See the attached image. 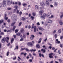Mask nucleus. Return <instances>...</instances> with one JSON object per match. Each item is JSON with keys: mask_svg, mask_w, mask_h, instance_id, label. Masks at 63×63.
I'll list each match as a JSON object with an SVG mask.
<instances>
[{"mask_svg": "<svg viewBox=\"0 0 63 63\" xmlns=\"http://www.w3.org/2000/svg\"><path fill=\"white\" fill-rule=\"evenodd\" d=\"M61 14H62V15L60 16L61 18H62V17L63 16V13L61 12Z\"/></svg>", "mask_w": 63, "mask_h": 63, "instance_id": "obj_21", "label": "nucleus"}, {"mask_svg": "<svg viewBox=\"0 0 63 63\" xmlns=\"http://www.w3.org/2000/svg\"><path fill=\"white\" fill-rule=\"evenodd\" d=\"M52 54L53 53H51L49 54V57L50 58H53V56H52Z\"/></svg>", "mask_w": 63, "mask_h": 63, "instance_id": "obj_6", "label": "nucleus"}, {"mask_svg": "<svg viewBox=\"0 0 63 63\" xmlns=\"http://www.w3.org/2000/svg\"><path fill=\"white\" fill-rule=\"evenodd\" d=\"M18 31V30H15V33H17Z\"/></svg>", "mask_w": 63, "mask_h": 63, "instance_id": "obj_33", "label": "nucleus"}, {"mask_svg": "<svg viewBox=\"0 0 63 63\" xmlns=\"http://www.w3.org/2000/svg\"><path fill=\"white\" fill-rule=\"evenodd\" d=\"M40 5H41V6H44L45 5V4H44V2H41L40 3Z\"/></svg>", "mask_w": 63, "mask_h": 63, "instance_id": "obj_11", "label": "nucleus"}, {"mask_svg": "<svg viewBox=\"0 0 63 63\" xmlns=\"http://www.w3.org/2000/svg\"><path fill=\"white\" fill-rule=\"evenodd\" d=\"M41 41H42V38H40L38 41V44H39V43H40L41 42Z\"/></svg>", "mask_w": 63, "mask_h": 63, "instance_id": "obj_22", "label": "nucleus"}, {"mask_svg": "<svg viewBox=\"0 0 63 63\" xmlns=\"http://www.w3.org/2000/svg\"><path fill=\"white\" fill-rule=\"evenodd\" d=\"M38 28L39 30H42V31H43V30H44V29L40 27H39Z\"/></svg>", "mask_w": 63, "mask_h": 63, "instance_id": "obj_14", "label": "nucleus"}, {"mask_svg": "<svg viewBox=\"0 0 63 63\" xmlns=\"http://www.w3.org/2000/svg\"><path fill=\"white\" fill-rule=\"evenodd\" d=\"M27 54V53H24V55L25 56H26V55Z\"/></svg>", "mask_w": 63, "mask_h": 63, "instance_id": "obj_61", "label": "nucleus"}, {"mask_svg": "<svg viewBox=\"0 0 63 63\" xmlns=\"http://www.w3.org/2000/svg\"><path fill=\"white\" fill-rule=\"evenodd\" d=\"M23 37H24V38H26V36H25V35H23Z\"/></svg>", "mask_w": 63, "mask_h": 63, "instance_id": "obj_60", "label": "nucleus"}, {"mask_svg": "<svg viewBox=\"0 0 63 63\" xmlns=\"http://www.w3.org/2000/svg\"><path fill=\"white\" fill-rule=\"evenodd\" d=\"M3 31L5 32H7V30H6V29H4V30Z\"/></svg>", "mask_w": 63, "mask_h": 63, "instance_id": "obj_55", "label": "nucleus"}, {"mask_svg": "<svg viewBox=\"0 0 63 63\" xmlns=\"http://www.w3.org/2000/svg\"><path fill=\"white\" fill-rule=\"evenodd\" d=\"M36 50V49L33 50L32 49V50H30V51H31V52H32V51H35Z\"/></svg>", "mask_w": 63, "mask_h": 63, "instance_id": "obj_30", "label": "nucleus"}, {"mask_svg": "<svg viewBox=\"0 0 63 63\" xmlns=\"http://www.w3.org/2000/svg\"><path fill=\"white\" fill-rule=\"evenodd\" d=\"M27 45L28 46H33V44H32V43L31 42L28 43Z\"/></svg>", "mask_w": 63, "mask_h": 63, "instance_id": "obj_7", "label": "nucleus"}, {"mask_svg": "<svg viewBox=\"0 0 63 63\" xmlns=\"http://www.w3.org/2000/svg\"><path fill=\"white\" fill-rule=\"evenodd\" d=\"M56 43H57L58 44H60V42L59 41H58V39H56Z\"/></svg>", "mask_w": 63, "mask_h": 63, "instance_id": "obj_12", "label": "nucleus"}, {"mask_svg": "<svg viewBox=\"0 0 63 63\" xmlns=\"http://www.w3.org/2000/svg\"><path fill=\"white\" fill-rule=\"evenodd\" d=\"M35 9H39V7L37 5H36L35 7Z\"/></svg>", "mask_w": 63, "mask_h": 63, "instance_id": "obj_23", "label": "nucleus"}, {"mask_svg": "<svg viewBox=\"0 0 63 63\" xmlns=\"http://www.w3.org/2000/svg\"><path fill=\"white\" fill-rule=\"evenodd\" d=\"M15 23L16 22H15L14 23H13L11 25V26H14V24H15Z\"/></svg>", "mask_w": 63, "mask_h": 63, "instance_id": "obj_24", "label": "nucleus"}, {"mask_svg": "<svg viewBox=\"0 0 63 63\" xmlns=\"http://www.w3.org/2000/svg\"><path fill=\"white\" fill-rule=\"evenodd\" d=\"M35 36L33 35H31V37H30L31 40H33V38H34Z\"/></svg>", "mask_w": 63, "mask_h": 63, "instance_id": "obj_9", "label": "nucleus"}, {"mask_svg": "<svg viewBox=\"0 0 63 63\" xmlns=\"http://www.w3.org/2000/svg\"><path fill=\"white\" fill-rule=\"evenodd\" d=\"M10 0H7V3L8 4H10Z\"/></svg>", "mask_w": 63, "mask_h": 63, "instance_id": "obj_34", "label": "nucleus"}, {"mask_svg": "<svg viewBox=\"0 0 63 63\" xmlns=\"http://www.w3.org/2000/svg\"><path fill=\"white\" fill-rule=\"evenodd\" d=\"M26 50V51H30V50H29L28 49H27V48H26L25 49Z\"/></svg>", "mask_w": 63, "mask_h": 63, "instance_id": "obj_42", "label": "nucleus"}, {"mask_svg": "<svg viewBox=\"0 0 63 63\" xmlns=\"http://www.w3.org/2000/svg\"><path fill=\"white\" fill-rule=\"evenodd\" d=\"M54 36H55V38L56 39V38H57V34H55L54 35Z\"/></svg>", "mask_w": 63, "mask_h": 63, "instance_id": "obj_41", "label": "nucleus"}, {"mask_svg": "<svg viewBox=\"0 0 63 63\" xmlns=\"http://www.w3.org/2000/svg\"><path fill=\"white\" fill-rule=\"evenodd\" d=\"M14 7L16 8V9L17 10H18V9H17V8H18V6H17V5L15 6Z\"/></svg>", "mask_w": 63, "mask_h": 63, "instance_id": "obj_25", "label": "nucleus"}, {"mask_svg": "<svg viewBox=\"0 0 63 63\" xmlns=\"http://www.w3.org/2000/svg\"><path fill=\"white\" fill-rule=\"evenodd\" d=\"M56 30H54L53 32V34H54L56 33Z\"/></svg>", "mask_w": 63, "mask_h": 63, "instance_id": "obj_27", "label": "nucleus"}, {"mask_svg": "<svg viewBox=\"0 0 63 63\" xmlns=\"http://www.w3.org/2000/svg\"><path fill=\"white\" fill-rule=\"evenodd\" d=\"M18 46H16V48H15V49H16V48L17 49H18Z\"/></svg>", "mask_w": 63, "mask_h": 63, "instance_id": "obj_46", "label": "nucleus"}, {"mask_svg": "<svg viewBox=\"0 0 63 63\" xmlns=\"http://www.w3.org/2000/svg\"><path fill=\"white\" fill-rule=\"evenodd\" d=\"M9 51H8L7 52V56H8L9 55Z\"/></svg>", "mask_w": 63, "mask_h": 63, "instance_id": "obj_40", "label": "nucleus"}, {"mask_svg": "<svg viewBox=\"0 0 63 63\" xmlns=\"http://www.w3.org/2000/svg\"><path fill=\"white\" fill-rule=\"evenodd\" d=\"M52 20H50L48 21V23H52Z\"/></svg>", "mask_w": 63, "mask_h": 63, "instance_id": "obj_20", "label": "nucleus"}, {"mask_svg": "<svg viewBox=\"0 0 63 63\" xmlns=\"http://www.w3.org/2000/svg\"><path fill=\"white\" fill-rule=\"evenodd\" d=\"M59 23L61 25H62L63 24V22H62V21H61L60 22H59Z\"/></svg>", "mask_w": 63, "mask_h": 63, "instance_id": "obj_17", "label": "nucleus"}, {"mask_svg": "<svg viewBox=\"0 0 63 63\" xmlns=\"http://www.w3.org/2000/svg\"><path fill=\"white\" fill-rule=\"evenodd\" d=\"M22 20H23V21H24V20H25V18L24 17H22Z\"/></svg>", "mask_w": 63, "mask_h": 63, "instance_id": "obj_29", "label": "nucleus"}, {"mask_svg": "<svg viewBox=\"0 0 63 63\" xmlns=\"http://www.w3.org/2000/svg\"><path fill=\"white\" fill-rule=\"evenodd\" d=\"M24 30H23V29H22L20 31L21 32H23Z\"/></svg>", "mask_w": 63, "mask_h": 63, "instance_id": "obj_38", "label": "nucleus"}, {"mask_svg": "<svg viewBox=\"0 0 63 63\" xmlns=\"http://www.w3.org/2000/svg\"><path fill=\"white\" fill-rule=\"evenodd\" d=\"M22 14V12H20L19 13V15H21Z\"/></svg>", "mask_w": 63, "mask_h": 63, "instance_id": "obj_58", "label": "nucleus"}, {"mask_svg": "<svg viewBox=\"0 0 63 63\" xmlns=\"http://www.w3.org/2000/svg\"><path fill=\"white\" fill-rule=\"evenodd\" d=\"M59 61H60V62H61V63L63 61V60H61L60 59L59 60Z\"/></svg>", "mask_w": 63, "mask_h": 63, "instance_id": "obj_35", "label": "nucleus"}, {"mask_svg": "<svg viewBox=\"0 0 63 63\" xmlns=\"http://www.w3.org/2000/svg\"><path fill=\"white\" fill-rule=\"evenodd\" d=\"M4 22V21L3 20H1L0 21V24L1 23H2V22Z\"/></svg>", "mask_w": 63, "mask_h": 63, "instance_id": "obj_19", "label": "nucleus"}, {"mask_svg": "<svg viewBox=\"0 0 63 63\" xmlns=\"http://www.w3.org/2000/svg\"><path fill=\"white\" fill-rule=\"evenodd\" d=\"M44 13V11L43 10H42V11H40L39 13L41 15H42L43 13Z\"/></svg>", "mask_w": 63, "mask_h": 63, "instance_id": "obj_8", "label": "nucleus"}, {"mask_svg": "<svg viewBox=\"0 0 63 63\" xmlns=\"http://www.w3.org/2000/svg\"><path fill=\"white\" fill-rule=\"evenodd\" d=\"M22 24V23H21V22H20L19 24V26H20Z\"/></svg>", "mask_w": 63, "mask_h": 63, "instance_id": "obj_44", "label": "nucleus"}, {"mask_svg": "<svg viewBox=\"0 0 63 63\" xmlns=\"http://www.w3.org/2000/svg\"><path fill=\"white\" fill-rule=\"evenodd\" d=\"M57 5H58V3L56 2H55L54 3V5L56 7L57 6Z\"/></svg>", "mask_w": 63, "mask_h": 63, "instance_id": "obj_16", "label": "nucleus"}, {"mask_svg": "<svg viewBox=\"0 0 63 63\" xmlns=\"http://www.w3.org/2000/svg\"><path fill=\"white\" fill-rule=\"evenodd\" d=\"M47 38H46L44 40V42H46V41H47Z\"/></svg>", "mask_w": 63, "mask_h": 63, "instance_id": "obj_51", "label": "nucleus"}, {"mask_svg": "<svg viewBox=\"0 0 63 63\" xmlns=\"http://www.w3.org/2000/svg\"><path fill=\"white\" fill-rule=\"evenodd\" d=\"M6 4V1H5L3 2L2 3H1L0 4V7H3L4 6V5H5Z\"/></svg>", "mask_w": 63, "mask_h": 63, "instance_id": "obj_1", "label": "nucleus"}, {"mask_svg": "<svg viewBox=\"0 0 63 63\" xmlns=\"http://www.w3.org/2000/svg\"><path fill=\"white\" fill-rule=\"evenodd\" d=\"M63 36H60V39L61 40H62V39H63Z\"/></svg>", "mask_w": 63, "mask_h": 63, "instance_id": "obj_45", "label": "nucleus"}, {"mask_svg": "<svg viewBox=\"0 0 63 63\" xmlns=\"http://www.w3.org/2000/svg\"><path fill=\"white\" fill-rule=\"evenodd\" d=\"M23 41V38H22L20 39V41Z\"/></svg>", "mask_w": 63, "mask_h": 63, "instance_id": "obj_56", "label": "nucleus"}, {"mask_svg": "<svg viewBox=\"0 0 63 63\" xmlns=\"http://www.w3.org/2000/svg\"><path fill=\"white\" fill-rule=\"evenodd\" d=\"M25 27L26 28H27V27H28V26L27 25H26L25 26Z\"/></svg>", "mask_w": 63, "mask_h": 63, "instance_id": "obj_63", "label": "nucleus"}, {"mask_svg": "<svg viewBox=\"0 0 63 63\" xmlns=\"http://www.w3.org/2000/svg\"><path fill=\"white\" fill-rule=\"evenodd\" d=\"M29 61L30 62H32V60L30 59L29 60Z\"/></svg>", "mask_w": 63, "mask_h": 63, "instance_id": "obj_50", "label": "nucleus"}, {"mask_svg": "<svg viewBox=\"0 0 63 63\" xmlns=\"http://www.w3.org/2000/svg\"><path fill=\"white\" fill-rule=\"evenodd\" d=\"M58 32L59 33H61V32H62L61 30V29L59 30H58Z\"/></svg>", "mask_w": 63, "mask_h": 63, "instance_id": "obj_26", "label": "nucleus"}, {"mask_svg": "<svg viewBox=\"0 0 63 63\" xmlns=\"http://www.w3.org/2000/svg\"><path fill=\"white\" fill-rule=\"evenodd\" d=\"M47 16V15H46V14H43V16H41V17L42 18H45V17L46 16Z\"/></svg>", "mask_w": 63, "mask_h": 63, "instance_id": "obj_5", "label": "nucleus"}, {"mask_svg": "<svg viewBox=\"0 0 63 63\" xmlns=\"http://www.w3.org/2000/svg\"><path fill=\"white\" fill-rule=\"evenodd\" d=\"M16 35H18V36H20V33H16Z\"/></svg>", "mask_w": 63, "mask_h": 63, "instance_id": "obj_36", "label": "nucleus"}, {"mask_svg": "<svg viewBox=\"0 0 63 63\" xmlns=\"http://www.w3.org/2000/svg\"><path fill=\"white\" fill-rule=\"evenodd\" d=\"M49 18H52V17H53V15L51 16V17H49Z\"/></svg>", "mask_w": 63, "mask_h": 63, "instance_id": "obj_52", "label": "nucleus"}, {"mask_svg": "<svg viewBox=\"0 0 63 63\" xmlns=\"http://www.w3.org/2000/svg\"><path fill=\"white\" fill-rule=\"evenodd\" d=\"M36 47L38 48H40V45L39 44H37L36 45Z\"/></svg>", "mask_w": 63, "mask_h": 63, "instance_id": "obj_13", "label": "nucleus"}, {"mask_svg": "<svg viewBox=\"0 0 63 63\" xmlns=\"http://www.w3.org/2000/svg\"><path fill=\"white\" fill-rule=\"evenodd\" d=\"M46 4H47V5H49V2H48V1H47V0H46Z\"/></svg>", "mask_w": 63, "mask_h": 63, "instance_id": "obj_28", "label": "nucleus"}, {"mask_svg": "<svg viewBox=\"0 0 63 63\" xmlns=\"http://www.w3.org/2000/svg\"><path fill=\"white\" fill-rule=\"evenodd\" d=\"M7 9L8 10H11V9H12V8H8Z\"/></svg>", "mask_w": 63, "mask_h": 63, "instance_id": "obj_48", "label": "nucleus"}, {"mask_svg": "<svg viewBox=\"0 0 63 63\" xmlns=\"http://www.w3.org/2000/svg\"><path fill=\"white\" fill-rule=\"evenodd\" d=\"M16 57H15L14 58H13V60H16Z\"/></svg>", "mask_w": 63, "mask_h": 63, "instance_id": "obj_47", "label": "nucleus"}, {"mask_svg": "<svg viewBox=\"0 0 63 63\" xmlns=\"http://www.w3.org/2000/svg\"><path fill=\"white\" fill-rule=\"evenodd\" d=\"M31 17L32 20H33V19H34V17H33L32 16H31Z\"/></svg>", "mask_w": 63, "mask_h": 63, "instance_id": "obj_37", "label": "nucleus"}, {"mask_svg": "<svg viewBox=\"0 0 63 63\" xmlns=\"http://www.w3.org/2000/svg\"><path fill=\"white\" fill-rule=\"evenodd\" d=\"M16 27L15 26H14L13 27V31H14V30H15V29Z\"/></svg>", "mask_w": 63, "mask_h": 63, "instance_id": "obj_32", "label": "nucleus"}, {"mask_svg": "<svg viewBox=\"0 0 63 63\" xmlns=\"http://www.w3.org/2000/svg\"><path fill=\"white\" fill-rule=\"evenodd\" d=\"M6 41L8 43V40H6V38H4L1 40L2 43H5V42Z\"/></svg>", "mask_w": 63, "mask_h": 63, "instance_id": "obj_3", "label": "nucleus"}, {"mask_svg": "<svg viewBox=\"0 0 63 63\" xmlns=\"http://www.w3.org/2000/svg\"><path fill=\"white\" fill-rule=\"evenodd\" d=\"M14 38H12L11 40V44H13V42H14Z\"/></svg>", "mask_w": 63, "mask_h": 63, "instance_id": "obj_18", "label": "nucleus"}, {"mask_svg": "<svg viewBox=\"0 0 63 63\" xmlns=\"http://www.w3.org/2000/svg\"><path fill=\"white\" fill-rule=\"evenodd\" d=\"M18 5L19 6H20V5H21V3L20 2H18Z\"/></svg>", "mask_w": 63, "mask_h": 63, "instance_id": "obj_57", "label": "nucleus"}, {"mask_svg": "<svg viewBox=\"0 0 63 63\" xmlns=\"http://www.w3.org/2000/svg\"><path fill=\"white\" fill-rule=\"evenodd\" d=\"M16 13H17V14H18L19 13V11L17 10V11H16Z\"/></svg>", "mask_w": 63, "mask_h": 63, "instance_id": "obj_59", "label": "nucleus"}, {"mask_svg": "<svg viewBox=\"0 0 63 63\" xmlns=\"http://www.w3.org/2000/svg\"><path fill=\"white\" fill-rule=\"evenodd\" d=\"M22 54H24V53L22 52L21 53V55H22Z\"/></svg>", "mask_w": 63, "mask_h": 63, "instance_id": "obj_62", "label": "nucleus"}, {"mask_svg": "<svg viewBox=\"0 0 63 63\" xmlns=\"http://www.w3.org/2000/svg\"><path fill=\"white\" fill-rule=\"evenodd\" d=\"M23 6H27V4L24 3L23 4Z\"/></svg>", "mask_w": 63, "mask_h": 63, "instance_id": "obj_39", "label": "nucleus"}, {"mask_svg": "<svg viewBox=\"0 0 63 63\" xmlns=\"http://www.w3.org/2000/svg\"><path fill=\"white\" fill-rule=\"evenodd\" d=\"M25 48H21V50L22 51L23 50H24L25 49Z\"/></svg>", "mask_w": 63, "mask_h": 63, "instance_id": "obj_43", "label": "nucleus"}, {"mask_svg": "<svg viewBox=\"0 0 63 63\" xmlns=\"http://www.w3.org/2000/svg\"><path fill=\"white\" fill-rule=\"evenodd\" d=\"M7 16V15L6 14H5V16H4V19H5V20H7L8 19V17H6V16Z\"/></svg>", "mask_w": 63, "mask_h": 63, "instance_id": "obj_10", "label": "nucleus"}, {"mask_svg": "<svg viewBox=\"0 0 63 63\" xmlns=\"http://www.w3.org/2000/svg\"><path fill=\"white\" fill-rule=\"evenodd\" d=\"M37 25H40V23L38 22L37 23Z\"/></svg>", "mask_w": 63, "mask_h": 63, "instance_id": "obj_53", "label": "nucleus"}, {"mask_svg": "<svg viewBox=\"0 0 63 63\" xmlns=\"http://www.w3.org/2000/svg\"><path fill=\"white\" fill-rule=\"evenodd\" d=\"M12 18H13L15 20H17V16L16 15H13L12 17Z\"/></svg>", "mask_w": 63, "mask_h": 63, "instance_id": "obj_2", "label": "nucleus"}, {"mask_svg": "<svg viewBox=\"0 0 63 63\" xmlns=\"http://www.w3.org/2000/svg\"><path fill=\"white\" fill-rule=\"evenodd\" d=\"M30 28H31V26H29V29H30Z\"/></svg>", "mask_w": 63, "mask_h": 63, "instance_id": "obj_64", "label": "nucleus"}, {"mask_svg": "<svg viewBox=\"0 0 63 63\" xmlns=\"http://www.w3.org/2000/svg\"><path fill=\"white\" fill-rule=\"evenodd\" d=\"M1 32V35H4V34L3 32Z\"/></svg>", "mask_w": 63, "mask_h": 63, "instance_id": "obj_54", "label": "nucleus"}, {"mask_svg": "<svg viewBox=\"0 0 63 63\" xmlns=\"http://www.w3.org/2000/svg\"><path fill=\"white\" fill-rule=\"evenodd\" d=\"M32 15L33 16H36V13H35L34 12H33L32 13Z\"/></svg>", "mask_w": 63, "mask_h": 63, "instance_id": "obj_31", "label": "nucleus"}, {"mask_svg": "<svg viewBox=\"0 0 63 63\" xmlns=\"http://www.w3.org/2000/svg\"><path fill=\"white\" fill-rule=\"evenodd\" d=\"M34 28V32H36V26H34V24H33L32 25V29Z\"/></svg>", "mask_w": 63, "mask_h": 63, "instance_id": "obj_4", "label": "nucleus"}, {"mask_svg": "<svg viewBox=\"0 0 63 63\" xmlns=\"http://www.w3.org/2000/svg\"><path fill=\"white\" fill-rule=\"evenodd\" d=\"M41 51H42L43 53H45V52H46V50L45 49H41Z\"/></svg>", "mask_w": 63, "mask_h": 63, "instance_id": "obj_15", "label": "nucleus"}, {"mask_svg": "<svg viewBox=\"0 0 63 63\" xmlns=\"http://www.w3.org/2000/svg\"><path fill=\"white\" fill-rule=\"evenodd\" d=\"M11 29L8 30L7 31V32H10V31H11Z\"/></svg>", "mask_w": 63, "mask_h": 63, "instance_id": "obj_49", "label": "nucleus"}]
</instances>
